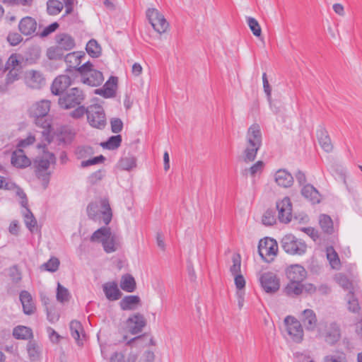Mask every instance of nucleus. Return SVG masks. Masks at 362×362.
I'll list each match as a JSON object with an SVG mask.
<instances>
[{
    "label": "nucleus",
    "mask_w": 362,
    "mask_h": 362,
    "mask_svg": "<svg viewBox=\"0 0 362 362\" xmlns=\"http://www.w3.org/2000/svg\"><path fill=\"white\" fill-rule=\"evenodd\" d=\"M103 290L107 300L115 301L119 300L122 293L115 281H109L103 285Z\"/></svg>",
    "instance_id": "aec40b11"
},
{
    "label": "nucleus",
    "mask_w": 362,
    "mask_h": 362,
    "mask_svg": "<svg viewBox=\"0 0 362 362\" xmlns=\"http://www.w3.org/2000/svg\"><path fill=\"white\" fill-rule=\"evenodd\" d=\"M276 222L275 212L273 210H267L262 217V223L266 226H272Z\"/></svg>",
    "instance_id": "c03bdc74"
},
{
    "label": "nucleus",
    "mask_w": 362,
    "mask_h": 362,
    "mask_svg": "<svg viewBox=\"0 0 362 362\" xmlns=\"http://www.w3.org/2000/svg\"><path fill=\"white\" fill-rule=\"evenodd\" d=\"M303 291V284L300 282L289 281L284 288V292L289 296H297Z\"/></svg>",
    "instance_id": "473e14b6"
},
{
    "label": "nucleus",
    "mask_w": 362,
    "mask_h": 362,
    "mask_svg": "<svg viewBox=\"0 0 362 362\" xmlns=\"http://www.w3.org/2000/svg\"><path fill=\"white\" fill-rule=\"evenodd\" d=\"M111 130L113 133H119L123 128V122L119 118H112L110 120Z\"/></svg>",
    "instance_id": "e2e57ef3"
},
{
    "label": "nucleus",
    "mask_w": 362,
    "mask_h": 362,
    "mask_svg": "<svg viewBox=\"0 0 362 362\" xmlns=\"http://www.w3.org/2000/svg\"><path fill=\"white\" fill-rule=\"evenodd\" d=\"M335 280L337 284L346 290H350L352 287L351 281L347 278V276L342 274H338L335 276Z\"/></svg>",
    "instance_id": "3c124183"
},
{
    "label": "nucleus",
    "mask_w": 362,
    "mask_h": 362,
    "mask_svg": "<svg viewBox=\"0 0 362 362\" xmlns=\"http://www.w3.org/2000/svg\"><path fill=\"white\" fill-rule=\"evenodd\" d=\"M262 82H263L264 91V93L267 95L268 101L269 102V103H271V100H272V88H271V86H270V85L269 83V81H268L266 73H263V74H262ZM270 105H271V107L273 108L272 104H270Z\"/></svg>",
    "instance_id": "052dcab7"
},
{
    "label": "nucleus",
    "mask_w": 362,
    "mask_h": 362,
    "mask_svg": "<svg viewBox=\"0 0 362 362\" xmlns=\"http://www.w3.org/2000/svg\"><path fill=\"white\" fill-rule=\"evenodd\" d=\"M327 257L332 268H337L340 265V260L337 253L333 247L328 248L327 250Z\"/></svg>",
    "instance_id": "de8ad7c7"
},
{
    "label": "nucleus",
    "mask_w": 362,
    "mask_h": 362,
    "mask_svg": "<svg viewBox=\"0 0 362 362\" xmlns=\"http://www.w3.org/2000/svg\"><path fill=\"white\" fill-rule=\"evenodd\" d=\"M110 80L112 81V84L116 85L117 78L116 77H111L110 79L105 83L103 89L98 90L96 93L103 95L105 98H110L113 96L115 94V90L113 88L110 87Z\"/></svg>",
    "instance_id": "ea45409f"
},
{
    "label": "nucleus",
    "mask_w": 362,
    "mask_h": 362,
    "mask_svg": "<svg viewBox=\"0 0 362 362\" xmlns=\"http://www.w3.org/2000/svg\"><path fill=\"white\" fill-rule=\"evenodd\" d=\"M321 335L327 344L334 345L341 339L340 327L334 322L327 324L325 330L321 332Z\"/></svg>",
    "instance_id": "9b49d317"
},
{
    "label": "nucleus",
    "mask_w": 362,
    "mask_h": 362,
    "mask_svg": "<svg viewBox=\"0 0 362 362\" xmlns=\"http://www.w3.org/2000/svg\"><path fill=\"white\" fill-rule=\"evenodd\" d=\"M28 83L33 88H40L45 84L42 74L37 71L31 70L28 73Z\"/></svg>",
    "instance_id": "c85d7f7f"
},
{
    "label": "nucleus",
    "mask_w": 362,
    "mask_h": 362,
    "mask_svg": "<svg viewBox=\"0 0 362 362\" xmlns=\"http://www.w3.org/2000/svg\"><path fill=\"white\" fill-rule=\"evenodd\" d=\"M119 286L123 291L129 293L134 292L136 288V283L134 278L129 274L122 276Z\"/></svg>",
    "instance_id": "7c9ffc66"
},
{
    "label": "nucleus",
    "mask_w": 362,
    "mask_h": 362,
    "mask_svg": "<svg viewBox=\"0 0 362 362\" xmlns=\"http://www.w3.org/2000/svg\"><path fill=\"white\" fill-rule=\"evenodd\" d=\"M262 132L258 124H252L246 134V144L243 151V159L246 163L255 160L262 146Z\"/></svg>",
    "instance_id": "f03ea898"
},
{
    "label": "nucleus",
    "mask_w": 362,
    "mask_h": 362,
    "mask_svg": "<svg viewBox=\"0 0 362 362\" xmlns=\"http://www.w3.org/2000/svg\"><path fill=\"white\" fill-rule=\"evenodd\" d=\"M319 222L322 230L327 233L332 234L334 230L333 222L329 216L322 214L320 216Z\"/></svg>",
    "instance_id": "c9c22d12"
},
{
    "label": "nucleus",
    "mask_w": 362,
    "mask_h": 362,
    "mask_svg": "<svg viewBox=\"0 0 362 362\" xmlns=\"http://www.w3.org/2000/svg\"><path fill=\"white\" fill-rule=\"evenodd\" d=\"M127 323L129 331L132 334H136L141 332L146 325L144 315L140 313H137L129 317Z\"/></svg>",
    "instance_id": "f3484780"
},
{
    "label": "nucleus",
    "mask_w": 362,
    "mask_h": 362,
    "mask_svg": "<svg viewBox=\"0 0 362 362\" xmlns=\"http://www.w3.org/2000/svg\"><path fill=\"white\" fill-rule=\"evenodd\" d=\"M84 57L85 54L80 52H73L67 54L64 57V61L67 66L66 71L69 73L78 72V68L81 66V59Z\"/></svg>",
    "instance_id": "dca6fc26"
},
{
    "label": "nucleus",
    "mask_w": 362,
    "mask_h": 362,
    "mask_svg": "<svg viewBox=\"0 0 362 362\" xmlns=\"http://www.w3.org/2000/svg\"><path fill=\"white\" fill-rule=\"evenodd\" d=\"M301 194L313 204L320 202V194L318 190L310 184L303 185L301 189Z\"/></svg>",
    "instance_id": "bb28decb"
},
{
    "label": "nucleus",
    "mask_w": 362,
    "mask_h": 362,
    "mask_svg": "<svg viewBox=\"0 0 362 362\" xmlns=\"http://www.w3.org/2000/svg\"><path fill=\"white\" fill-rule=\"evenodd\" d=\"M11 162L13 166L18 168H24L31 164L30 159L21 148H18L12 153Z\"/></svg>",
    "instance_id": "6ab92c4d"
},
{
    "label": "nucleus",
    "mask_w": 362,
    "mask_h": 362,
    "mask_svg": "<svg viewBox=\"0 0 362 362\" xmlns=\"http://www.w3.org/2000/svg\"><path fill=\"white\" fill-rule=\"evenodd\" d=\"M87 115L88 122L94 128L103 129L106 125V117L103 107L95 104L85 107L80 105L73 110L70 115L74 119H79Z\"/></svg>",
    "instance_id": "f257e3e1"
},
{
    "label": "nucleus",
    "mask_w": 362,
    "mask_h": 362,
    "mask_svg": "<svg viewBox=\"0 0 362 362\" xmlns=\"http://www.w3.org/2000/svg\"><path fill=\"white\" fill-rule=\"evenodd\" d=\"M88 54L93 58L98 57L101 54V48L95 40H90L86 47Z\"/></svg>",
    "instance_id": "58836bf2"
},
{
    "label": "nucleus",
    "mask_w": 362,
    "mask_h": 362,
    "mask_svg": "<svg viewBox=\"0 0 362 362\" xmlns=\"http://www.w3.org/2000/svg\"><path fill=\"white\" fill-rule=\"evenodd\" d=\"M264 163L261 160L256 162L252 166H251L248 171L251 176H255L257 173H261L263 170Z\"/></svg>",
    "instance_id": "338daca9"
},
{
    "label": "nucleus",
    "mask_w": 362,
    "mask_h": 362,
    "mask_svg": "<svg viewBox=\"0 0 362 362\" xmlns=\"http://www.w3.org/2000/svg\"><path fill=\"white\" fill-rule=\"evenodd\" d=\"M70 332L72 337L76 341H79L80 333L83 331V327L80 322L72 320L69 325Z\"/></svg>",
    "instance_id": "a18cd8bd"
},
{
    "label": "nucleus",
    "mask_w": 362,
    "mask_h": 362,
    "mask_svg": "<svg viewBox=\"0 0 362 362\" xmlns=\"http://www.w3.org/2000/svg\"><path fill=\"white\" fill-rule=\"evenodd\" d=\"M47 319L51 323L57 322L59 319V313L54 306L46 307Z\"/></svg>",
    "instance_id": "8fccbe9b"
},
{
    "label": "nucleus",
    "mask_w": 362,
    "mask_h": 362,
    "mask_svg": "<svg viewBox=\"0 0 362 362\" xmlns=\"http://www.w3.org/2000/svg\"><path fill=\"white\" fill-rule=\"evenodd\" d=\"M247 22L253 35L256 37H259L262 33V30L258 21L252 17H248Z\"/></svg>",
    "instance_id": "09e8293b"
},
{
    "label": "nucleus",
    "mask_w": 362,
    "mask_h": 362,
    "mask_svg": "<svg viewBox=\"0 0 362 362\" xmlns=\"http://www.w3.org/2000/svg\"><path fill=\"white\" fill-rule=\"evenodd\" d=\"M8 276L15 284L19 283L22 279V274L17 265H13L8 269Z\"/></svg>",
    "instance_id": "603ef678"
},
{
    "label": "nucleus",
    "mask_w": 362,
    "mask_h": 362,
    "mask_svg": "<svg viewBox=\"0 0 362 362\" xmlns=\"http://www.w3.org/2000/svg\"><path fill=\"white\" fill-rule=\"evenodd\" d=\"M146 17L153 28V29L159 34L164 33L167 31L169 23L165 18L164 16L161 14L156 8H148L146 11Z\"/></svg>",
    "instance_id": "1a4fd4ad"
},
{
    "label": "nucleus",
    "mask_w": 362,
    "mask_h": 362,
    "mask_svg": "<svg viewBox=\"0 0 362 362\" xmlns=\"http://www.w3.org/2000/svg\"><path fill=\"white\" fill-rule=\"evenodd\" d=\"M118 166L122 170H131L136 166V159L131 155L124 156L119 160Z\"/></svg>",
    "instance_id": "f704fd0d"
},
{
    "label": "nucleus",
    "mask_w": 362,
    "mask_h": 362,
    "mask_svg": "<svg viewBox=\"0 0 362 362\" xmlns=\"http://www.w3.org/2000/svg\"><path fill=\"white\" fill-rule=\"evenodd\" d=\"M35 123L37 126L44 129L43 134L47 133L51 127L50 122L47 119V117H33Z\"/></svg>",
    "instance_id": "864d4df0"
},
{
    "label": "nucleus",
    "mask_w": 362,
    "mask_h": 362,
    "mask_svg": "<svg viewBox=\"0 0 362 362\" xmlns=\"http://www.w3.org/2000/svg\"><path fill=\"white\" fill-rule=\"evenodd\" d=\"M19 66V61L17 56L16 54H12L6 62L5 69L6 70L19 69L18 68Z\"/></svg>",
    "instance_id": "680f3d73"
},
{
    "label": "nucleus",
    "mask_w": 362,
    "mask_h": 362,
    "mask_svg": "<svg viewBox=\"0 0 362 362\" xmlns=\"http://www.w3.org/2000/svg\"><path fill=\"white\" fill-rule=\"evenodd\" d=\"M105 158L103 155H100V156L94 157L93 158H90V159H88V160H83L81 163V168H86V167H88L90 165H93L102 163H103L105 161Z\"/></svg>",
    "instance_id": "4d7b16f0"
},
{
    "label": "nucleus",
    "mask_w": 362,
    "mask_h": 362,
    "mask_svg": "<svg viewBox=\"0 0 362 362\" xmlns=\"http://www.w3.org/2000/svg\"><path fill=\"white\" fill-rule=\"evenodd\" d=\"M13 336L16 339L26 340L33 337V332L28 327L18 325L13 329Z\"/></svg>",
    "instance_id": "2f4dec72"
},
{
    "label": "nucleus",
    "mask_w": 362,
    "mask_h": 362,
    "mask_svg": "<svg viewBox=\"0 0 362 362\" xmlns=\"http://www.w3.org/2000/svg\"><path fill=\"white\" fill-rule=\"evenodd\" d=\"M18 28L20 32L24 35H32L36 30L37 22L32 17H24L21 20L19 23Z\"/></svg>",
    "instance_id": "4be33fe9"
},
{
    "label": "nucleus",
    "mask_w": 362,
    "mask_h": 362,
    "mask_svg": "<svg viewBox=\"0 0 362 362\" xmlns=\"http://www.w3.org/2000/svg\"><path fill=\"white\" fill-rule=\"evenodd\" d=\"M70 293L67 288L58 283L57 289V300L60 303L69 301Z\"/></svg>",
    "instance_id": "49530a36"
},
{
    "label": "nucleus",
    "mask_w": 362,
    "mask_h": 362,
    "mask_svg": "<svg viewBox=\"0 0 362 362\" xmlns=\"http://www.w3.org/2000/svg\"><path fill=\"white\" fill-rule=\"evenodd\" d=\"M47 56L51 60L61 59L64 57V51L57 45L47 49Z\"/></svg>",
    "instance_id": "79ce46f5"
},
{
    "label": "nucleus",
    "mask_w": 362,
    "mask_h": 362,
    "mask_svg": "<svg viewBox=\"0 0 362 362\" xmlns=\"http://www.w3.org/2000/svg\"><path fill=\"white\" fill-rule=\"evenodd\" d=\"M57 45L64 52L69 51L75 47V40L66 33H60L56 35Z\"/></svg>",
    "instance_id": "a878e982"
},
{
    "label": "nucleus",
    "mask_w": 362,
    "mask_h": 362,
    "mask_svg": "<svg viewBox=\"0 0 362 362\" xmlns=\"http://www.w3.org/2000/svg\"><path fill=\"white\" fill-rule=\"evenodd\" d=\"M74 136V134L71 130L69 129L68 131L65 130L64 133L62 132L59 136V139L62 142L69 143L73 139Z\"/></svg>",
    "instance_id": "774afa93"
},
{
    "label": "nucleus",
    "mask_w": 362,
    "mask_h": 362,
    "mask_svg": "<svg viewBox=\"0 0 362 362\" xmlns=\"http://www.w3.org/2000/svg\"><path fill=\"white\" fill-rule=\"evenodd\" d=\"M93 64L87 62L78 68V73L81 76V81L90 86H98L104 81L102 72L93 69Z\"/></svg>",
    "instance_id": "39448f33"
},
{
    "label": "nucleus",
    "mask_w": 362,
    "mask_h": 362,
    "mask_svg": "<svg viewBox=\"0 0 362 362\" xmlns=\"http://www.w3.org/2000/svg\"><path fill=\"white\" fill-rule=\"evenodd\" d=\"M284 325L288 334L296 343L303 339V329L301 323L294 317L288 315L284 319Z\"/></svg>",
    "instance_id": "9d476101"
},
{
    "label": "nucleus",
    "mask_w": 362,
    "mask_h": 362,
    "mask_svg": "<svg viewBox=\"0 0 362 362\" xmlns=\"http://www.w3.org/2000/svg\"><path fill=\"white\" fill-rule=\"evenodd\" d=\"M233 265L230 268V271L233 276L240 274L241 260L240 255H236L233 257Z\"/></svg>",
    "instance_id": "5fc2aeb1"
},
{
    "label": "nucleus",
    "mask_w": 362,
    "mask_h": 362,
    "mask_svg": "<svg viewBox=\"0 0 362 362\" xmlns=\"http://www.w3.org/2000/svg\"><path fill=\"white\" fill-rule=\"evenodd\" d=\"M319 144L322 148L329 153L333 149V146L327 132L324 128H320L317 132Z\"/></svg>",
    "instance_id": "cd10ccee"
},
{
    "label": "nucleus",
    "mask_w": 362,
    "mask_h": 362,
    "mask_svg": "<svg viewBox=\"0 0 362 362\" xmlns=\"http://www.w3.org/2000/svg\"><path fill=\"white\" fill-rule=\"evenodd\" d=\"M19 69H13L9 70L6 78V85H10L13 83L14 81L19 79Z\"/></svg>",
    "instance_id": "69168bd1"
},
{
    "label": "nucleus",
    "mask_w": 362,
    "mask_h": 362,
    "mask_svg": "<svg viewBox=\"0 0 362 362\" xmlns=\"http://www.w3.org/2000/svg\"><path fill=\"white\" fill-rule=\"evenodd\" d=\"M259 281L262 287L266 293H275L279 289V280L274 273H264L261 275Z\"/></svg>",
    "instance_id": "ddd939ff"
},
{
    "label": "nucleus",
    "mask_w": 362,
    "mask_h": 362,
    "mask_svg": "<svg viewBox=\"0 0 362 362\" xmlns=\"http://www.w3.org/2000/svg\"><path fill=\"white\" fill-rule=\"evenodd\" d=\"M347 300L349 310L354 313H358L360 310L359 303L352 291H349L347 295Z\"/></svg>",
    "instance_id": "37998d69"
},
{
    "label": "nucleus",
    "mask_w": 362,
    "mask_h": 362,
    "mask_svg": "<svg viewBox=\"0 0 362 362\" xmlns=\"http://www.w3.org/2000/svg\"><path fill=\"white\" fill-rule=\"evenodd\" d=\"M122 143L121 135H115L110 136L107 141L101 143V146L108 150L117 149Z\"/></svg>",
    "instance_id": "e433bc0d"
},
{
    "label": "nucleus",
    "mask_w": 362,
    "mask_h": 362,
    "mask_svg": "<svg viewBox=\"0 0 362 362\" xmlns=\"http://www.w3.org/2000/svg\"><path fill=\"white\" fill-rule=\"evenodd\" d=\"M63 4L58 0H48L47 2V11L51 16L59 14L63 9Z\"/></svg>",
    "instance_id": "4c0bfd02"
},
{
    "label": "nucleus",
    "mask_w": 362,
    "mask_h": 362,
    "mask_svg": "<svg viewBox=\"0 0 362 362\" xmlns=\"http://www.w3.org/2000/svg\"><path fill=\"white\" fill-rule=\"evenodd\" d=\"M27 351L30 358L35 361L39 357V350L37 346L33 341H29L27 345Z\"/></svg>",
    "instance_id": "6e6d98bb"
},
{
    "label": "nucleus",
    "mask_w": 362,
    "mask_h": 362,
    "mask_svg": "<svg viewBox=\"0 0 362 362\" xmlns=\"http://www.w3.org/2000/svg\"><path fill=\"white\" fill-rule=\"evenodd\" d=\"M98 206L95 203H90L87 206V213L90 218L96 221L98 218Z\"/></svg>",
    "instance_id": "bf43d9fd"
},
{
    "label": "nucleus",
    "mask_w": 362,
    "mask_h": 362,
    "mask_svg": "<svg viewBox=\"0 0 362 362\" xmlns=\"http://www.w3.org/2000/svg\"><path fill=\"white\" fill-rule=\"evenodd\" d=\"M275 181L282 187H290L293 183L292 175L286 170H279L275 173Z\"/></svg>",
    "instance_id": "393cba45"
},
{
    "label": "nucleus",
    "mask_w": 362,
    "mask_h": 362,
    "mask_svg": "<svg viewBox=\"0 0 362 362\" xmlns=\"http://www.w3.org/2000/svg\"><path fill=\"white\" fill-rule=\"evenodd\" d=\"M71 79L67 75L57 76L51 86V91L55 95H59L71 86Z\"/></svg>",
    "instance_id": "a211bd4d"
},
{
    "label": "nucleus",
    "mask_w": 362,
    "mask_h": 362,
    "mask_svg": "<svg viewBox=\"0 0 362 362\" xmlns=\"http://www.w3.org/2000/svg\"><path fill=\"white\" fill-rule=\"evenodd\" d=\"M90 240L101 243L107 253H112L117 250V237L111 233V229L109 227L103 226L98 228L92 234Z\"/></svg>",
    "instance_id": "20e7f679"
},
{
    "label": "nucleus",
    "mask_w": 362,
    "mask_h": 362,
    "mask_svg": "<svg viewBox=\"0 0 362 362\" xmlns=\"http://www.w3.org/2000/svg\"><path fill=\"white\" fill-rule=\"evenodd\" d=\"M84 99L85 95L81 90L72 88L59 98V105L63 109H71L81 105Z\"/></svg>",
    "instance_id": "0eeeda50"
},
{
    "label": "nucleus",
    "mask_w": 362,
    "mask_h": 362,
    "mask_svg": "<svg viewBox=\"0 0 362 362\" xmlns=\"http://www.w3.org/2000/svg\"><path fill=\"white\" fill-rule=\"evenodd\" d=\"M102 216L103 222L105 225H108L112 218V212L107 199H103L100 200V209L99 210Z\"/></svg>",
    "instance_id": "c756f323"
},
{
    "label": "nucleus",
    "mask_w": 362,
    "mask_h": 362,
    "mask_svg": "<svg viewBox=\"0 0 362 362\" xmlns=\"http://www.w3.org/2000/svg\"><path fill=\"white\" fill-rule=\"evenodd\" d=\"M286 278L289 281L300 282L307 277L306 269L300 264H295L288 266L285 270Z\"/></svg>",
    "instance_id": "4468645a"
},
{
    "label": "nucleus",
    "mask_w": 362,
    "mask_h": 362,
    "mask_svg": "<svg viewBox=\"0 0 362 362\" xmlns=\"http://www.w3.org/2000/svg\"><path fill=\"white\" fill-rule=\"evenodd\" d=\"M325 362H347L346 354L343 352L334 355L327 356L325 358Z\"/></svg>",
    "instance_id": "13d9d810"
},
{
    "label": "nucleus",
    "mask_w": 362,
    "mask_h": 362,
    "mask_svg": "<svg viewBox=\"0 0 362 362\" xmlns=\"http://www.w3.org/2000/svg\"><path fill=\"white\" fill-rule=\"evenodd\" d=\"M23 216L26 227L31 233H33L37 226V220L32 211L29 209L28 206L25 208V210L23 211Z\"/></svg>",
    "instance_id": "72a5a7b5"
},
{
    "label": "nucleus",
    "mask_w": 362,
    "mask_h": 362,
    "mask_svg": "<svg viewBox=\"0 0 362 362\" xmlns=\"http://www.w3.org/2000/svg\"><path fill=\"white\" fill-rule=\"evenodd\" d=\"M50 110V101L42 100L33 104L29 110V115L31 117H47Z\"/></svg>",
    "instance_id": "2eb2a0df"
},
{
    "label": "nucleus",
    "mask_w": 362,
    "mask_h": 362,
    "mask_svg": "<svg viewBox=\"0 0 362 362\" xmlns=\"http://www.w3.org/2000/svg\"><path fill=\"white\" fill-rule=\"evenodd\" d=\"M59 260L55 257H51L47 262L40 266V269L49 272H55L59 267Z\"/></svg>",
    "instance_id": "a19ab883"
},
{
    "label": "nucleus",
    "mask_w": 362,
    "mask_h": 362,
    "mask_svg": "<svg viewBox=\"0 0 362 362\" xmlns=\"http://www.w3.org/2000/svg\"><path fill=\"white\" fill-rule=\"evenodd\" d=\"M140 305L141 298L139 296H127L119 302L122 310H134Z\"/></svg>",
    "instance_id": "b1692460"
},
{
    "label": "nucleus",
    "mask_w": 362,
    "mask_h": 362,
    "mask_svg": "<svg viewBox=\"0 0 362 362\" xmlns=\"http://www.w3.org/2000/svg\"><path fill=\"white\" fill-rule=\"evenodd\" d=\"M20 300L25 315H33L36 310L35 303L30 293L27 291H22L20 293Z\"/></svg>",
    "instance_id": "412c9836"
},
{
    "label": "nucleus",
    "mask_w": 362,
    "mask_h": 362,
    "mask_svg": "<svg viewBox=\"0 0 362 362\" xmlns=\"http://www.w3.org/2000/svg\"><path fill=\"white\" fill-rule=\"evenodd\" d=\"M56 158L52 153L45 152L42 156H37L34 162L33 165L35 168V174L37 177L42 180L45 187H47L50 173L47 172L50 164L55 163Z\"/></svg>",
    "instance_id": "7ed1b4c3"
},
{
    "label": "nucleus",
    "mask_w": 362,
    "mask_h": 362,
    "mask_svg": "<svg viewBox=\"0 0 362 362\" xmlns=\"http://www.w3.org/2000/svg\"><path fill=\"white\" fill-rule=\"evenodd\" d=\"M7 40L11 46H16L23 40V37L17 33H10L7 36Z\"/></svg>",
    "instance_id": "0e129e2a"
},
{
    "label": "nucleus",
    "mask_w": 362,
    "mask_h": 362,
    "mask_svg": "<svg viewBox=\"0 0 362 362\" xmlns=\"http://www.w3.org/2000/svg\"><path fill=\"white\" fill-rule=\"evenodd\" d=\"M278 251V245L275 240L270 238L262 239L258 245V252L262 259L270 262L274 259Z\"/></svg>",
    "instance_id": "6e6552de"
},
{
    "label": "nucleus",
    "mask_w": 362,
    "mask_h": 362,
    "mask_svg": "<svg viewBox=\"0 0 362 362\" xmlns=\"http://www.w3.org/2000/svg\"><path fill=\"white\" fill-rule=\"evenodd\" d=\"M281 245L286 253L292 255H302L307 250L305 243L292 234L285 235L281 238Z\"/></svg>",
    "instance_id": "423d86ee"
},
{
    "label": "nucleus",
    "mask_w": 362,
    "mask_h": 362,
    "mask_svg": "<svg viewBox=\"0 0 362 362\" xmlns=\"http://www.w3.org/2000/svg\"><path fill=\"white\" fill-rule=\"evenodd\" d=\"M279 211L278 218L280 222L288 223L292 218V204L289 197H286L281 201L276 202Z\"/></svg>",
    "instance_id": "f8f14e48"
},
{
    "label": "nucleus",
    "mask_w": 362,
    "mask_h": 362,
    "mask_svg": "<svg viewBox=\"0 0 362 362\" xmlns=\"http://www.w3.org/2000/svg\"><path fill=\"white\" fill-rule=\"evenodd\" d=\"M301 321L305 328L313 331L316 328L317 320L315 312L311 309H305L302 313Z\"/></svg>",
    "instance_id": "5701e85b"
}]
</instances>
